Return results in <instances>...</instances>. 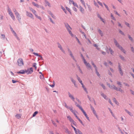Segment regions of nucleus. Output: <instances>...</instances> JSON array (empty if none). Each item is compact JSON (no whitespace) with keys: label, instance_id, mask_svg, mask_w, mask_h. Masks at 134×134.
I'll return each instance as SVG.
<instances>
[{"label":"nucleus","instance_id":"nucleus-1","mask_svg":"<svg viewBox=\"0 0 134 134\" xmlns=\"http://www.w3.org/2000/svg\"><path fill=\"white\" fill-rule=\"evenodd\" d=\"M114 42L116 46L118 47L121 51L123 52L124 54L126 53V51L120 45L115 39L114 40Z\"/></svg>","mask_w":134,"mask_h":134},{"label":"nucleus","instance_id":"nucleus-2","mask_svg":"<svg viewBox=\"0 0 134 134\" xmlns=\"http://www.w3.org/2000/svg\"><path fill=\"white\" fill-rule=\"evenodd\" d=\"M7 12L11 16L12 18L14 20L15 19V16L12 12L11 9L9 8H8L7 10Z\"/></svg>","mask_w":134,"mask_h":134},{"label":"nucleus","instance_id":"nucleus-3","mask_svg":"<svg viewBox=\"0 0 134 134\" xmlns=\"http://www.w3.org/2000/svg\"><path fill=\"white\" fill-rule=\"evenodd\" d=\"M65 26L69 34L72 37H73L74 36V35L72 34L71 31V29L70 26L69 25L67 24H65Z\"/></svg>","mask_w":134,"mask_h":134},{"label":"nucleus","instance_id":"nucleus-4","mask_svg":"<svg viewBox=\"0 0 134 134\" xmlns=\"http://www.w3.org/2000/svg\"><path fill=\"white\" fill-rule=\"evenodd\" d=\"M82 58L83 59V60L84 61V62L87 68H90L91 69H92V67L90 64L88 63H87V62L86 61L85 59L84 58V57L82 56V55H81Z\"/></svg>","mask_w":134,"mask_h":134},{"label":"nucleus","instance_id":"nucleus-5","mask_svg":"<svg viewBox=\"0 0 134 134\" xmlns=\"http://www.w3.org/2000/svg\"><path fill=\"white\" fill-rule=\"evenodd\" d=\"M18 65L21 66L24 65V63L23 59L21 58H19L17 60Z\"/></svg>","mask_w":134,"mask_h":134},{"label":"nucleus","instance_id":"nucleus-6","mask_svg":"<svg viewBox=\"0 0 134 134\" xmlns=\"http://www.w3.org/2000/svg\"><path fill=\"white\" fill-rule=\"evenodd\" d=\"M33 71V69L32 68H30L27 70H25V73L27 74H31Z\"/></svg>","mask_w":134,"mask_h":134},{"label":"nucleus","instance_id":"nucleus-7","mask_svg":"<svg viewBox=\"0 0 134 134\" xmlns=\"http://www.w3.org/2000/svg\"><path fill=\"white\" fill-rule=\"evenodd\" d=\"M107 85L111 89H114L116 91L118 90V88L114 85H111L109 83H107Z\"/></svg>","mask_w":134,"mask_h":134},{"label":"nucleus","instance_id":"nucleus-8","mask_svg":"<svg viewBox=\"0 0 134 134\" xmlns=\"http://www.w3.org/2000/svg\"><path fill=\"white\" fill-rule=\"evenodd\" d=\"M26 15L27 16L34 19V16L32 14L30 13L27 11L26 12Z\"/></svg>","mask_w":134,"mask_h":134},{"label":"nucleus","instance_id":"nucleus-9","mask_svg":"<svg viewBox=\"0 0 134 134\" xmlns=\"http://www.w3.org/2000/svg\"><path fill=\"white\" fill-rule=\"evenodd\" d=\"M68 52L69 53L71 57L72 58V59L74 61H76L75 60V58L74 57V56L72 54L71 51L70 49L69 48H68Z\"/></svg>","mask_w":134,"mask_h":134},{"label":"nucleus","instance_id":"nucleus-10","mask_svg":"<svg viewBox=\"0 0 134 134\" xmlns=\"http://www.w3.org/2000/svg\"><path fill=\"white\" fill-rule=\"evenodd\" d=\"M74 129L76 134H82V132L79 129H76L75 127H74Z\"/></svg>","mask_w":134,"mask_h":134},{"label":"nucleus","instance_id":"nucleus-11","mask_svg":"<svg viewBox=\"0 0 134 134\" xmlns=\"http://www.w3.org/2000/svg\"><path fill=\"white\" fill-rule=\"evenodd\" d=\"M15 14L16 16V18L18 20L20 21L21 19V18H20V14H19V13L18 12L16 13Z\"/></svg>","mask_w":134,"mask_h":134},{"label":"nucleus","instance_id":"nucleus-12","mask_svg":"<svg viewBox=\"0 0 134 134\" xmlns=\"http://www.w3.org/2000/svg\"><path fill=\"white\" fill-rule=\"evenodd\" d=\"M69 109L70 110V111L74 114L76 118L77 117V116L76 114V111L74 110H73L72 108L70 107L69 108Z\"/></svg>","mask_w":134,"mask_h":134},{"label":"nucleus","instance_id":"nucleus-13","mask_svg":"<svg viewBox=\"0 0 134 134\" xmlns=\"http://www.w3.org/2000/svg\"><path fill=\"white\" fill-rule=\"evenodd\" d=\"M29 9L35 15L37 14L36 11L32 8L29 7Z\"/></svg>","mask_w":134,"mask_h":134},{"label":"nucleus","instance_id":"nucleus-14","mask_svg":"<svg viewBox=\"0 0 134 134\" xmlns=\"http://www.w3.org/2000/svg\"><path fill=\"white\" fill-rule=\"evenodd\" d=\"M81 110L82 111V112H83V114H84L85 116V117L88 120H89V118L88 117V116L87 114H86V113L85 112V111L83 110V108Z\"/></svg>","mask_w":134,"mask_h":134},{"label":"nucleus","instance_id":"nucleus-15","mask_svg":"<svg viewBox=\"0 0 134 134\" xmlns=\"http://www.w3.org/2000/svg\"><path fill=\"white\" fill-rule=\"evenodd\" d=\"M81 110L82 111V112H83V114H84L85 116V117L88 120H89V118L88 117V116L87 114H86V113L85 112V111L83 110V108Z\"/></svg>","mask_w":134,"mask_h":134},{"label":"nucleus","instance_id":"nucleus-16","mask_svg":"<svg viewBox=\"0 0 134 134\" xmlns=\"http://www.w3.org/2000/svg\"><path fill=\"white\" fill-rule=\"evenodd\" d=\"M65 132L68 134H72L71 132L66 127L65 128Z\"/></svg>","mask_w":134,"mask_h":134},{"label":"nucleus","instance_id":"nucleus-17","mask_svg":"<svg viewBox=\"0 0 134 134\" xmlns=\"http://www.w3.org/2000/svg\"><path fill=\"white\" fill-rule=\"evenodd\" d=\"M71 127L74 129V127H74L73 125H74L75 126H76L77 124L76 123V122L74 120L72 121L71 122Z\"/></svg>","mask_w":134,"mask_h":134},{"label":"nucleus","instance_id":"nucleus-18","mask_svg":"<svg viewBox=\"0 0 134 134\" xmlns=\"http://www.w3.org/2000/svg\"><path fill=\"white\" fill-rule=\"evenodd\" d=\"M119 70L120 74L122 76L123 74V72L121 68V66L120 65L119 66Z\"/></svg>","mask_w":134,"mask_h":134},{"label":"nucleus","instance_id":"nucleus-19","mask_svg":"<svg viewBox=\"0 0 134 134\" xmlns=\"http://www.w3.org/2000/svg\"><path fill=\"white\" fill-rule=\"evenodd\" d=\"M18 74H25V70H21L17 72Z\"/></svg>","mask_w":134,"mask_h":134},{"label":"nucleus","instance_id":"nucleus-20","mask_svg":"<svg viewBox=\"0 0 134 134\" xmlns=\"http://www.w3.org/2000/svg\"><path fill=\"white\" fill-rule=\"evenodd\" d=\"M58 47L63 53H65V52L64 51V49L62 48V46L60 44H58Z\"/></svg>","mask_w":134,"mask_h":134},{"label":"nucleus","instance_id":"nucleus-21","mask_svg":"<svg viewBox=\"0 0 134 134\" xmlns=\"http://www.w3.org/2000/svg\"><path fill=\"white\" fill-rule=\"evenodd\" d=\"M80 11L82 13H84V9L81 6H80L79 7Z\"/></svg>","mask_w":134,"mask_h":134},{"label":"nucleus","instance_id":"nucleus-22","mask_svg":"<svg viewBox=\"0 0 134 134\" xmlns=\"http://www.w3.org/2000/svg\"><path fill=\"white\" fill-rule=\"evenodd\" d=\"M32 4L35 7H36L38 8H39L40 7V5L37 4L36 3L34 2H32Z\"/></svg>","mask_w":134,"mask_h":134},{"label":"nucleus","instance_id":"nucleus-23","mask_svg":"<svg viewBox=\"0 0 134 134\" xmlns=\"http://www.w3.org/2000/svg\"><path fill=\"white\" fill-rule=\"evenodd\" d=\"M69 97L72 99V100L75 102L74 99L75 98L74 97L72 96L71 94L69 93H68Z\"/></svg>","mask_w":134,"mask_h":134},{"label":"nucleus","instance_id":"nucleus-24","mask_svg":"<svg viewBox=\"0 0 134 134\" xmlns=\"http://www.w3.org/2000/svg\"><path fill=\"white\" fill-rule=\"evenodd\" d=\"M67 118L70 122L74 120L69 116H67Z\"/></svg>","mask_w":134,"mask_h":134},{"label":"nucleus","instance_id":"nucleus-25","mask_svg":"<svg viewBox=\"0 0 134 134\" xmlns=\"http://www.w3.org/2000/svg\"><path fill=\"white\" fill-rule=\"evenodd\" d=\"M109 51L110 54L111 55H113L114 54V52L110 48H109Z\"/></svg>","mask_w":134,"mask_h":134},{"label":"nucleus","instance_id":"nucleus-26","mask_svg":"<svg viewBox=\"0 0 134 134\" xmlns=\"http://www.w3.org/2000/svg\"><path fill=\"white\" fill-rule=\"evenodd\" d=\"M81 85H82V88H83V89L86 92V93H87L88 91L86 89V88L85 87V86H84V85H83V83H82Z\"/></svg>","mask_w":134,"mask_h":134},{"label":"nucleus","instance_id":"nucleus-27","mask_svg":"<svg viewBox=\"0 0 134 134\" xmlns=\"http://www.w3.org/2000/svg\"><path fill=\"white\" fill-rule=\"evenodd\" d=\"M33 54L36 56L40 57L41 59L42 58V57L41 55H39V54H38L37 53H35V52H33Z\"/></svg>","mask_w":134,"mask_h":134},{"label":"nucleus","instance_id":"nucleus-28","mask_svg":"<svg viewBox=\"0 0 134 134\" xmlns=\"http://www.w3.org/2000/svg\"><path fill=\"white\" fill-rule=\"evenodd\" d=\"M98 32L102 36H103V33L100 29H99L98 30Z\"/></svg>","mask_w":134,"mask_h":134},{"label":"nucleus","instance_id":"nucleus-29","mask_svg":"<svg viewBox=\"0 0 134 134\" xmlns=\"http://www.w3.org/2000/svg\"><path fill=\"white\" fill-rule=\"evenodd\" d=\"M21 115L20 114H17L15 116L16 118L19 119L21 118Z\"/></svg>","mask_w":134,"mask_h":134},{"label":"nucleus","instance_id":"nucleus-30","mask_svg":"<svg viewBox=\"0 0 134 134\" xmlns=\"http://www.w3.org/2000/svg\"><path fill=\"white\" fill-rule=\"evenodd\" d=\"M117 84L121 87H122V85L120 82L118 81L117 82Z\"/></svg>","mask_w":134,"mask_h":134},{"label":"nucleus","instance_id":"nucleus-31","mask_svg":"<svg viewBox=\"0 0 134 134\" xmlns=\"http://www.w3.org/2000/svg\"><path fill=\"white\" fill-rule=\"evenodd\" d=\"M101 95L105 99H107V96L104 94V93H101Z\"/></svg>","mask_w":134,"mask_h":134},{"label":"nucleus","instance_id":"nucleus-32","mask_svg":"<svg viewBox=\"0 0 134 134\" xmlns=\"http://www.w3.org/2000/svg\"><path fill=\"white\" fill-rule=\"evenodd\" d=\"M103 4L104 5V6H105V7H106V8L107 9V10L109 11V8H108V6L106 4L104 3H103Z\"/></svg>","mask_w":134,"mask_h":134},{"label":"nucleus","instance_id":"nucleus-33","mask_svg":"<svg viewBox=\"0 0 134 134\" xmlns=\"http://www.w3.org/2000/svg\"><path fill=\"white\" fill-rule=\"evenodd\" d=\"M98 3L102 7H103V6L102 3L99 1H97Z\"/></svg>","mask_w":134,"mask_h":134},{"label":"nucleus","instance_id":"nucleus-34","mask_svg":"<svg viewBox=\"0 0 134 134\" xmlns=\"http://www.w3.org/2000/svg\"><path fill=\"white\" fill-rule=\"evenodd\" d=\"M98 3L102 7H103V6L102 3L99 1H97Z\"/></svg>","mask_w":134,"mask_h":134},{"label":"nucleus","instance_id":"nucleus-35","mask_svg":"<svg viewBox=\"0 0 134 134\" xmlns=\"http://www.w3.org/2000/svg\"><path fill=\"white\" fill-rule=\"evenodd\" d=\"M75 104H76V105L77 107H78L81 110L82 109V107L81 106L79 105L78 104H77V103L76 102H75Z\"/></svg>","mask_w":134,"mask_h":134},{"label":"nucleus","instance_id":"nucleus-36","mask_svg":"<svg viewBox=\"0 0 134 134\" xmlns=\"http://www.w3.org/2000/svg\"><path fill=\"white\" fill-rule=\"evenodd\" d=\"M45 2L46 3L49 7H51V5L50 4V3L47 1H45Z\"/></svg>","mask_w":134,"mask_h":134},{"label":"nucleus","instance_id":"nucleus-37","mask_svg":"<svg viewBox=\"0 0 134 134\" xmlns=\"http://www.w3.org/2000/svg\"><path fill=\"white\" fill-rule=\"evenodd\" d=\"M71 80L72 81V82H73V83H74V85L76 86V84H75V81L73 79L71 78Z\"/></svg>","mask_w":134,"mask_h":134},{"label":"nucleus","instance_id":"nucleus-38","mask_svg":"<svg viewBox=\"0 0 134 134\" xmlns=\"http://www.w3.org/2000/svg\"><path fill=\"white\" fill-rule=\"evenodd\" d=\"M125 111H126V113H128V114H129L130 115V116H131L132 115H131V112H129V111H128V110H125Z\"/></svg>","mask_w":134,"mask_h":134},{"label":"nucleus","instance_id":"nucleus-39","mask_svg":"<svg viewBox=\"0 0 134 134\" xmlns=\"http://www.w3.org/2000/svg\"><path fill=\"white\" fill-rule=\"evenodd\" d=\"M35 15V16L37 18L39 19L40 20H41V17L40 16H38L37 15V14Z\"/></svg>","mask_w":134,"mask_h":134},{"label":"nucleus","instance_id":"nucleus-40","mask_svg":"<svg viewBox=\"0 0 134 134\" xmlns=\"http://www.w3.org/2000/svg\"><path fill=\"white\" fill-rule=\"evenodd\" d=\"M86 5H87L88 8L89 9V10L90 11H91V8L90 7V5H88L87 4H86Z\"/></svg>","mask_w":134,"mask_h":134},{"label":"nucleus","instance_id":"nucleus-41","mask_svg":"<svg viewBox=\"0 0 134 134\" xmlns=\"http://www.w3.org/2000/svg\"><path fill=\"white\" fill-rule=\"evenodd\" d=\"M33 66L35 68V69L36 70L37 69V66H36V64L35 63L33 64Z\"/></svg>","mask_w":134,"mask_h":134},{"label":"nucleus","instance_id":"nucleus-42","mask_svg":"<svg viewBox=\"0 0 134 134\" xmlns=\"http://www.w3.org/2000/svg\"><path fill=\"white\" fill-rule=\"evenodd\" d=\"M118 91H119L122 93H123L124 92L123 90L120 88H119V89L118 88Z\"/></svg>","mask_w":134,"mask_h":134},{"label":"nucleus","instance_id":"nucleus-43","mask_svg":"<svg viewBox=\"0 0 134 134\" xmlns=\"http://www.w3.org/2000/svg\"><path fill=\"white\" fill-rule=\"evenodd\" d=\"M38 113V112L37 111H35L33 115V116H35Z\"/></svg>","mask_w":134,"mask_h":134},{"label":"nucleus","instance_id":"nucleus-44","mask_svg":"<svg viewBox=\"0 0 134 134\" xmlns=\"http://www.w3.org/2000/svg\"><path fill=\"white\" fill-rule=\"evenodd\" d=\"M79 120V121H80V122L82 124H83V122L77 116V117L76 118Z\"/></svg>","mask_w":134,"mask_h":134},{"label":"nucleus","instance_id":"nucleus-45","mask_svg":"<svg viewBox=\"0 0 134 134\" xmlns=\"http://www.w3.org/2000/svg\"><path fill=\"white\" fill-rule=\"evenodd\" d=\"M111 19H113V20H116V19H115V17L114 16H113L112 15V14H111Z\"/></svg>","mask_w":134,"mask_h":134},{"label":"nucleus","instance_id":"nucleus-46","mask_svg":"<svg viewBox=\"0 0 134 134\" xmlns=\"http://www.w3.org/2000/svg\"><path fill=\"white\" fill-rule=\"evenodd\" d=\"M94 5L96 6L98 8L99 7V6L97 4V3L95 1L94 2Z\"/></svg>","mask_w":134,"mask_h":134},{"label":"nucleus","instance_id":"nucleus-47","mask_svg":"<svg viewBox=\"0 0 134 134\" xmlns=\"http://www.w3.org/2000/svg\"><path fill=\"white\" fill-rule=\"evenodd\" d=\"M80 1L83 5H85V2L83 0H80Z\"/></svg>","mask_w":134,"mask_h":134},{"label":"nucleus","instance_id":"nucleus-48","mask_svg":"<svg viewBox=\"0 0 134 134\" xmlns=\"http://www.w3.org/2000/svg\"><path fill=\"white\" fill-rule=\"evenodd\" d=\"M50 14L51 15V16L53 18L55 19V16H54V15H53L52 13H50Z\"/></svg>","mask_w":134,"mask_h":134},{"label":"nucleus","instance_id":"nucleus-49","mask_svg":"<svg viewBox=\"0 0 134 134\" xmlns=\"http://www.w3.org/2000/svg\"><path fill=\"white\" fill-rule=\"evenodd\" d=\"M72 4H73V5H74L75 6H76L77 7H78V5H77V4H76V3H75L74 2V3H72Z\"/></svg>","mask_w":134,"mask_h":134},{"label":"nucleus","instance_id":"nucleus-50","mask_svg":"<svg viewBox=\"0 0 134 134\" xmlns=\"http://www.w3.org/2000/svg\"><path fill=\"white\" fill-rule=\"evenodd\" d=\"M120 58L122 60H124L125 59L124 58V57L122 56L121 55H120Z\"/></svg>","mask_w":134,"mask_h":134},{"label":"nucleus","instance_id":"nucleus-51","mask_svg":"<svg viewBox=\"0 0 134 134\" xmlns=\"http://www.w3.org/2000/svg\"><path fill=\"white\" fill-rule=\"evenodd\" d=\"M92 65H93V66L95 70L97 69V67L94 64H93Z\"/></svg>","mask_w":134,"mask_h":134},{"label":"nucleus","instance_id":"nucleus-52","mask_svg":"<svg viewBox=\"0 0 134 134\" xmlns=\"http://www.w3.org/2000/svg\"><path fill=\"white\" fill-rule=\"evenodd\" d=\"M93 111V113L95 115H96V116L97 118V116L96 114V111H95V110L93 111Z\"/></svg>","mask_w":134,"mask_h":134},{"label":"nucleus","instance_id":"nucleus-53","mask_svg":"<svg viewBox=\"0 0 134 134\" xmlns=\"http://www.w3.org/2000/svg\"><path fill=\"white\" fill-rule=\"evenodd\" d=\"M13 12H14L15 14L17 13L18 12L17 10L15 9H13Z\"/></svg>","mask_w":134,"mask_h":134},{"label":"nucleus","instance_id":"nucleus-54","mask_svg":"<svg viewBox=\"0 0 134 134\" xmlns=\"http://www.w3.org/2000/svg\"><path fill=\"white\" fill-rule=\"evenodd\" d=\"M97 69H96V70H95L96 71V73L98 75V76H100V75L99 74V72L97 71Z\"/></svg>","mask_w":134,"mask_h":134},{"label":"nucleus","instance_id":"nucleus-55","mask_svg":"<svg viewBox=\"0 0 134 134\" xmlns=\"http://www.w3.org/2000/svg\"><path fill=\"white\" fill-rule=\"evenodd\" d=\"M99 17L100 19H101V20H102L103 23H104L105 21L103 19H102L100 16H99Z\"/></svg>","mask_w":134,"mask_h":134},{"label":"nucleus","instance_id":"nucleus-56","mask_svg":"<svg viewBox=\"0 0 134 134\" xmlns=\"http://www.w3.org/2000/svg\"><path fill=\"white\" fill-rule=\"evenodd\" d=\"M74 2L73 0H70L69 1V3L70 4H72Z\"/></svg>","mask_w":134,"mask_h":134},{"label":"nucleus","instance_id":"nucleus-57","mask_svg":"<svg viewBox=\"0 0 134 134\" xmlns=\"http://www.w3.org/2000/svg\"><path fill=\"white\" fill-rule=\"evenodd\" d=\"M129 39L131 41H132L133 40V39L132 37H131V36L130 35L129 36Z\"/></svg>","mask_w":134,"mask_h":134},{"label":"nucleus","instance_id":"nucleus-58","mask_svg":"<svg viewBox=\"0 0 134 134\" xmlns=\"http://www.w3.org/2000/svg\"><path fill=\"white\" fill-rule=\"evenodd\" d=\"M62 7V9L64 11V12H65L66 13V10H65V9L64 8V7H63L62 6L61 7Z\"/></svg>","mask_w":134,"mask_h":134},{"label":"nucleus","instance_id":"nucleus-59","mask_svg":"<svg viewBox=\"0 0 134 134\" xmlns=\"http://www.w3.org/2000/svg\"><path fill=\"white\" fill-rule=\"evenodd\" d=\"M114 12L116 15H118L119 16H120V14L118 13V12L117 11H115Z\"/></svg>","mask_w":134,"mask_h":134},{"label":"nucleus","instance_id":"nucleus-60","mask_svg":"<svg viewBox=\"0 0 134 134\" xmlns=\"http://www.w3.org/2000/svg\"><path fill=\"white\" fill-rule=\"evenodd\" d=\"M109 109L110 110V113H111V114L112 115L114 116V114H113V113L112 112V110L110 109L109 108Z\"/></svg>","mask_w":134,"mask_h":134},{"label":"nucleus","instance_id":"nucleus-61","mask_svg":"<svg viewBox=\"0 0 134 134\" xmlns=\"http://www.w3.org/2000/svg\"><path fill=\"white\" fill-rule=\"evenodd\" d=\"M131 51L133 53H134V48L133 47H131Z\"/></svg>","mask_w":134,"mask_h":134},{"label":"nucleus","instance_id":"nucleus-62","mask_svg":"<svg viewBox=\"0 0 134 134\" xmlns=\"http://www.w3.org/2000/svg\"><path fill=\"white\" fill-rule=\"evenodd\" d=\"M3 19V16L0 15V20H2Z\"/></svg>","mask_w":134,"mask_h":134},{"label":"nucleus","instance_id":"nucleus-63","mask_svg":"<svg viewBox=\"0 0 134 134\" xmlns=\"http://www.w3.org/2000/svg\"><path fill=\"white\" fill-rule=\"evenodd\" d=\"M130 92H131V93L133 95H134V91H133L132 90H130Z\"/></svg>","mask_w":134,"mask_h":134},{"label":"nucleus","instance_id":"nucleus-64","mask_svg":"<svg viewBox=\"0 0 134 134\" xmlns=\"http://www.w3.org/2000/svg\"><path fill=\"white\" fill-rule=\"evenodd\" d=\"M119 32L122 35H124V33L121 30H120L119 31Z\"/></svg>","mask_w":134,"mask_h":134}]
</instances>
